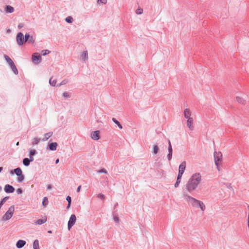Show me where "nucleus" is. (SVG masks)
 I'll use <instances>...</instances> for the list:
<instances>
[{
    "label": "nucleus",
    "instance_id": "nucleus-1",
    "mask_svg": "<svg viewBox=\"0 0 249 249\" xmlns=\"http://www.w3.org/2000/svg\"><path fill=\"white\" fill-rule=\"evenodd\" d=\"M201 180V176L199 173L193 174L186 184V189L189 192L195 190Z\"/></svg>",
    "mask_w": 249,
    "mask_h": 249
},
{
    "label": "nucleus",
    "instance_id": "nucleus-2",
    "mask_svg": "<svg viewBox=\"0 0 249 249\" xmlns=\"http://www.w3.org/2000/svg\"><path fill=\"white\" fill-rule=\"evenodd\" d=\"M186 168V162L183 161L179 166L178 173L177 179L176 182L175 184V187H178L181 181V179L183 174Z\"/></svg>",
    "mask_w": 249,
    "mask_h": 249
},
{
    "label": "nucleus",
    "instance_id": "nucleus-3",
    "mask_svg": "<svg viewBox=\"0 0 249 249\" xmlns=\"http://www.w3.org/2000/svg\"><path fill=\"white\" fill-rule=\"evenodd\" d=\"M185 199L188 203L191 204L193 207L197 208L199 205L200 201L197 200L189 196L184 195Z\"/></svg>",
    "mask_w": 249,
    "mask_h": 249
},
{
    "label": "nucleus",
    "instance_id": "nucleus-4",
    "mask_svg": "<svg viewBox=\"0 0 249 249\" xmlns=\"http://www.w3.org/2000/svg\"><path fill=\"white\" fill-rule=\"evenodd\" d=\"M248 95L244 93L239 94L236 97V101L238 103L242 105H245L247 103Z\"/></svg>",
    "mask_w": 249,
    "mask_h": 249
},
{
    "label": "nucleus",
    "instance_id": "nucleus-5",
    "mask_svg": "<svg viewBox=\"0 0 249 249\" xmlns=\"http://www.w3.org/2000/svg\"><path fill=\"white\" fill-rule=\"evenodd\" d=\"M14 211H15L14 206H11L9 208V209L8 210L7 212L5 213V214L3 216L2 220L3 221H5V220H8L10 219L12 217V216L14 213Z\"/></svg>",
    "mask_w": 249,
    "mask_h": 249
},
{
    "label": "nucleus",
    "instance_id": "nucleus-6",
    "mask_svg": "<svg viewBox=\"0 0 249 249\" xmlns=\"http://www.w3.org/2000/svg\"><path fill=\"white\" fill-rule=\"evenodd\" d=\"M222 157V154L220 152H216L214 153V162L216 165L218 167L219 162L221 161Z\"/></svg>",
    "mask_w": 249,
    "mask_h": 249
},
{
    "label": "nucleus",
    "instance_id": "nucleus-7",
    "mask_svg": "<svg viewBox=\"0 0 249 249\" xmlns=\"http://www.w3.org/2000/svg\"><path fill=\"white\" fill-rule=\"evenodd\" d=\"M32 59L34 63L38 64L41 62V57L38 53H35L33 54Z\"/></svg>",
    "mask_w": 249,
    "mask_h": 249
},
{
    "label": "nucleus",
    "instance_id": "nucleus-8",
    "mask_svg": "<svg viewBox=\"0 0 249 249\" xmlns=\"http://www.w3.org/2000/svg\"><path fill=\"white\" fill-rule=\"evenodd\" d=\"M76 221V217L74 214H71L68 221V228L70 230L75 224Z\"/></svg>",
    "mask_w": 249,
    "mask_h": 249
},
{
    "label": "nucleus",
    "instance_id": "nucleus-9",
    "mask_svg": "<svg viewBox=\"0 0 249 249\" xmlns=\"http://www.w3.org/2000/svg\"><path fill=\"white\" fill-rule=\"evenodd\" d=\"M17 41L19 45H21L23 44L25 41L24 39L23 35L21 33H18L17 36Z\"/></svg>",
    "mask_w": 249,
    "mask_h": 249
},
{
    "label": "nucleus",
    "instance_id": "nucleus-10",
    "mask_svg": "<svg viewBox=\"0 0 249 249\" xmlns=\"http://www.w3.org/2000/svg\"><path fill=\"white\" fill-rule=\"evenodd\" d=\"M187 126L189 128L190 130H193L194 128L193 125L194 119L193 118L187 119Z\"/></svg>",
    "mask_w": 249,
    "mask_h": 249
},
{
    "label": "nucleus",
    "instance_id": "nucleus-11",
    "mask_svg": "<svg viewBox=\"0 0 249 249\" xmlns=\"http://www.w3.org/2000/svg\"><path fill=\"white\" fill-rule=\"evenodd\" d=\"M99 134V131H95L91 133V137L93 140L97 141L100 139Z\"/></svg>",
    "mask_w": 249,
    "mask_h": 249
},
{
    "label": "nucleus",
    "instance_id": "nucleus-12",
    "mask_svg": "<svg viewBox=\"0 0 249 249\" xmlns=\"http://www.w3.org/2000/svg\"><path fill=\"white\" fill-rule=\"evenodd\" d=\"M15 190L14 188L11 185L7 184L4 187V191L7 193H13Z\"/></svg>",
    "mask_w": 249,
    "mask_h": 249
},
{
    "label": "nucleus",
    "instance_id": "nucleus-13",
    "mask_svg": "<svg viewBox=\"0 0 249 249\" xmlns=\"http://www.w3.org/2000/svg\"><path fill=\"white\" fill-rule=\"evenodd\" d=\"M184 116L185 118L187 119L188 118H192L191 117V112L189 109L186 108L184 110Z\"/></svg>",
    "mask_w": 249,
    "mask_h": 249
},
{
    "label": "nucleus",
    "instance_id": "nucleus-14",
    "mask_svg": "<svg viewBox=\"0 0 249 249\" xmlns=\"http://www.w3.org/2000/svg\"><path fill=\"white\" fill-rule=\"evenodd\" d=\"M47 220L46 216H44L42 219H38L35 222V224L36 225H41L45 223Z\"/></svg>",
    "mask_w": 249,
    "mask_h": 249
},
{
    "label": "nucleus",
    "instance_id": "nucleus-15",
    "mask_svg": "<svg viewBox=\"0 0 249 249\" xmlns=\"http://www.w3.org/2000/svg\"><path fill=\"white\" fill-rule=\"evenodd\" d=\"M25 241L19 240L17 242L16 246L18 248H21L25 245Z\"/></svg>",
    "mask_w": 249,
    "mask_h": 249
},
{
    "label": "nucleus",
    "instance_id": "nucleus-16",
    "mask_svg": "<svg viewBox=\"0 0 249 249\" xmlns=\"http://www.w3.org/2000/svg\"><path fill=\"white\" fill-rule=\"evenodd\" d=\"M31 160H29L28 158H25L23 160V163L25 166H28L30 164V162L31 161L33 160V158L30 157Z\"/></svg>",
    "mask_w": 249,
    "mask_h": 249
},
{
    "label": "nucleus",
    "instance_id": "nucleus-17",
    "mask_svg": "<svg viewBox=\"0 0 249 249\" xmlns=\"http://www.w3.org/2000/svg\"><path fill=\"white\" fill-rule=\"evenodd\" d=\"M88 58V55L87 51H84L81 55V59L83 60H87Z\"/></svg>",
    "mask_w": 249,
    "mask_h": 249
},
{
    "label": "nucleus",
    "instance_id": "nucleus-18",
    "mask_svg": "<svg viewBox=\"0 0 249 249\" xmlns=\"http://www.w3.org/2000/svg\"><path fill=\"white\" fill-rule=\"evenodd\" d=\"M57 146V144L56 142H53L49 144V148L51 150H55L56 149V147Z\"/></svg>",
    "mask_w": 249,
    "mask_h": 249
},
{
    "label": "nucleus",
    "instance_id": "nucleus-19",
    "mask_svg": "<svg viewBox=\"0 0 249 249\" xmlns=\"http://www.w3.org/2000/svg\"><path fill=\"white\" fill-rule=\"evenodd\" d=\"M4 58L10 66L14 64L12 60L7 55H4Z\"/></svg>",
    "mask_w": 249,
    "mask_h": 249
},
{
    "label": "nucleus",
    "instance_id": "nucleus-20",
    "mask_svg": "<svg viewBox=\"0 0 249 249\" xmlns=\"http://www.w3.org/2000/svg\"><path fill=\"white\" fill-rule=\"evenodd\" d=\"M5 10L7 13H12L14 12V9L11 6L8 5L6 7Z\"/></svg>",
    "mask_w": 249,
    "mask_h": 249
},
{
    "label": "nucleus",
    "instance_id": "nucleus-21",
    "mask_svg": "<svg viewBox=\"0 0 249 249\" xmlns=\"http://www.w3.org/2000/svg\"><path fill=\"white\" fill-rule=\"evenodd\" d=\"M34 249H40L39 247V242L37 240H35L33 243Z\"/></svg>",
    "mask_w": 249,
    "mask_h": 249
},
{
    "label": "nucleus",
    "instance_id": "nucleus-22",
    "mask_svg": "<svg viewBox=\"0 0 249 249\" xmlns=\"http://www.w3.org/2000/svg\"><path fill=\"white\" fill-rule=\"evenodd\" d=\"M14 172L17 176H20L22 174V171L20 168H17L14 170Z\"/></svg>",
    "mask_w": 249,
    "mask_h": 249
},
{
    "label": "nucleus",
    "instance_id": "nucleus-23",
    "mask_svg": "<svg viewBox=\"0 0 249 249\" xmlns=\"http://www.w3.org/2000/svg\"><path fill=\"white\" fill-rule=\"evenodd\" d=\"M10 67L15 74H17L18 73V71L15 64H13L12 65H11Z\"/></svg>",
    "mask_w": 249,
    "mask_h": 249
},
{
    "label": "nucleus",
    "instance_id": "nucleus-24",
    "mask_svg": "<svg viewBox=\"0 0 249 249\" xmlns=\"http://www.w3.org/2000/svg\"><path fill=\"white\" fill-rule=\"evenodd\" d=\"M50 84L52 85L53 86H55L56 84V80L55 79L53 78V77H51L49 81Z\"/></svg>",
    "mask_w": 249,
    "mask_h": 249
},
{
    "label": "nucleus",
    "instance_id": "nucleus-25",
    "mask_svg": "<svg viewBox=\"0 0 249 249\" xmlns=\"http://www.w3.org/2000/svg\"><path fill=\"white\" fill-rule=\"evenodd\" d=\"M198 207H199L202 211H204L206 209L205 204L201 201L200 202Z\"/></svg>",
    "mask_w": 249,
    "mask_h": 249
},
{
    "label": "nucleus",
    "instance_id": "nucleus-26",
    "mask_svg": "<svg viewBox=\"0 0 249 249\" xmlns=\"http://www.w3.org/2000/svg\"><path fill=\"white\" fill-rule=\"evenodd\" d=\"M40 139L38 138H35L33 139L32 144L33 145L37 144L40 142Z\"/></svg>",
    "mask_w": 249,
    "mask_h": 249
},
{
    "label": "nucleus",
    "instance_id": "nucleus-27",
    "mask_svg": "<svg viewBox=\"0 0 249 249\" xmlns=\"http://www.w3.org/2000/svg\"><path fill=\"white\" fill-rule=\"evenodd\" d=\"M52 135V132H49L45 134V137L43 140H47Z\"/></svg>",
    "mask_w": 249,
    "mask_h": 249
},
{
    "label": "nucleus",
    "instance_id": "nucleus-28",
    "mask_svg": "<svg viewBox=\"0 0 249 249\" xmlns=\"http://www.w3.org/2000/svg\"><path fill=\"white\" fill-rule=\"evenodd\" d=\"M48 203V200L46 197H44L42 201V205L44 206H46Z\"/></svg>",
    "mask_w": 249,
    "mask_h": 249
},
{
    "label": "nucleus",
    "instance_id": "nucleus-29",
    "mask_svg": "<svg viewBox=\"0 0 249 249\" xmlns=\"http://www.w3.org/2000/svg\"><path fill=\"white\" fill-rule=\"evenodd\" d=\"M112 121L114 122V123H115L118 126V127L120 129L122 128V125L120 124V123L117 120H116L115 118H113Z\"/></svg>",
    "mask_w": 249,
    "mask_h": 249
},
{
    "label": "nucleus",
    "instance_id": "nucleus-30",
    "mask_svg": "<svg viewBox=\"0 0 249 249\" xmlns=\"http://www.w3.org/2000/svg\"><path fill=\"white\" fill-rule=\"evenodd\" d=\"M18 176V181L19 182H22L24 179V176L21 174V175Z\"/></svg>",
    "mask_w": 249,
    "mask_h": 249
},
{
    "label": "nucleus",
    "instance_id": "nucleus-31",
    "mask_svg": "<svg viewBox=\"0 0 249 249\" xmlns=\"http://www.w3.org/2000/svg\"><path fill=\"white\" fill-rule=\"evenodd\" d=\"M72 18L71 17H68L66 18V22H67L68 23H71L72 21Z\"/></svg>",
    "mask_w": 249,
    "mask_h": 249
},
{
    "label": "nucleus",
    "instance_id": "nucleus-32",
    "mask_svg": "<svg viewBox=\"0 0 249 249\" xmlns=\"http://www.w3.org/2000/svg\"><path fill=\"white\" fill-rule=\"evenodd\" d=\"M158 150H159V148L157 146V145H155L154 147H153V152L154 154H157L158 152Z\"/></svg>",
    "mask_w": 249,
    "mask_h": 249
},
{
    "label": "nucleus",
    "instance_id": "nucleus-33",
    "mask_svg": "<svg viewBox=\"0 0 249 249\" xmlns=\"http://www.w3.org/2000/svg\"><path fill=\"white\" fill-rule=\"evenodd\" d=\"M42 53H43V55H45L47 54H49L50 53V52L48 50H45L42 51Z\"/></svg>",
    "mask_w": 249,
    "mask_h": 249
},
{
    "label": "nucleus",
    "instance_id": "nucleus-34",
    "mask_svg": "<svg viewBox=\"0 0 249 249\" xmlns=\"http://www.w3.org/2000/svg\"><path fill=\"white\" fill-rule=\"evenodd\" d=\"M98 3L106 4L107 2V0H98Z\"/></svg>",
    "mask_w": 249,
    "mask_h": 249
},
{
    "label": "nucleus",
    "instance_id": "nucleus-35",
    "mask_svg": "<svg viewBox=\"0 0 249 249\" xmlns=\"http://www.w3.org/2000/svg\"><path fill=\"white\" fill-rule=\"evenodd\" d=\"M142 13V9L139 8L136 10V13L137 14H141Z\"/></svg>",
    "mask_w": 249,
    "mask_h": 249
},
{
    "label": "nucleus",
    "instance_id": "nucleus-36",
    "mask_svg": "<svg viewBox=\"0 0 249 249\" xmlns=\"http://www.w3.org/2000/svg\"><path fill=\"white\" fill-rule=\"evenodd\" d=\"M30 37V35L28 34H26L25 36V42L27 41Z\"/></svg>",
    "mask_w": 249,
    "mask_h": 249
},
{
    "label": "nucleus",
    "instance_id": "nucleus-37",
    "mask_svg": "<svg viewBox=\"0 0 249 249\" xmlns=\"http://www.w3.org/2000/svg\"><path fill=\"white\" fill-rule=\"evenodd\" d=\"M98 173H107V172L106 171V169H102L101 170H100L99 171H98Z\"/></svg>",
    "mask_w": 249,
    "mask_h": 249
},
{
    "label": "nucleus",
    "instance_id": "nucleus-38",
    "mask_svg": "<svg viewBox=\"0 0 249 249\" xmlns=\"http://www.w3.org/2000/svg\"><path fill=\"white\" fill-rule=\"evenodd\" d=\"M36 151L34 150H32L30 151V157L32 156H34L35 154Z\"/></svg>",
    "mask_w": 249,
    "mask_h": 249
},
{
    "label": "nucleus",
    "instance_id": "nucleus-39",
    "mask_svg": "<svg viewBox=\"0 0 249 249\" xmlns=\"http://www.w3.org/2000/svg\"><path fill=\"white\" fill-rule=\"evenodd\" d=\"M168 151H169V153H172V148L171 144H170V145H169Z\"/></svg>",
    "mask_w": 249,
    "mask_h": 249
},
{
    "label": "nucleus",
    "instance_id": "nucleus-40",
    "mask_svg": "<svg viewBox=\"0 0 249 249\" xmlns=\"http://www.w3.org/2000/svg\"><path fill=\"white\" fill-rule=\"evenodd\" d=\"M66 200L68 203H71V197L70 196H67L66 197Z\"/></svg>",
    "mask_w": 249,
    "mask_h": 249
},
{
    "label": "nucleus",
    "instance_id": "nucleus-41",
    "mask_svg": "<svg viewBox=\"0 0 249 249\" xmlns=\"http://www.w3.org/2000/svg\"><path fill=\"white\" fill-rule=\"evenodd\" d=\"M17 192L18 194H20L22 193V190L20 189V188H18L17 190Z\"/></svg>",
    "mask_w": 249,
    "mask_h": 249
},
{
    "label": "nucleus",
    "instance_id": "nucleus-42",
    "mask_svg": "<svg viewBox=\"0 0 249 249\" xmlns=\"http://www.w3.org/2000/svg\"><path fill=\"white\" fill-rule=\"evenodd\" d=\"M98 197L102 199H104L105 197L104 196L103 194H99L98 195Z\"/></svg>",
    "mask_w": 249,
    "mask_h": 249
},
{
    "label": "nucleus",
    "instance_id": "nucleus-43",
    "mask_svg": "<svg viewBox=\"0 0 249 249\" xmlns=\"http://www.w3.org/2000/svg\"><path fill=\"white\" fill-rule=\"evenodd\" d=\"M248 211H249V213H248V227L249 228V206H248Z\"/></svg>",
    "mask_w": 249,
    "mask_h": 249
},
{
    "label": "nucleus",
    "instance_id": "nucleus-44",
    "mask_svg": "<svg viewBox=\"0 0 249 249\" xmlns=\"http://www.w3.org/2000/svg\"><path fill=\"white\" fill-rule=\"evenodd\" d=\"M172 153H169V154L167 156L169 160H170L172 159Z\"/></svg>",
    "mask_w": 249,
    "mask_h": 249
},
{
    "label": "nucleus",
    "instance_id": "nucleus-45",
    "mask_svg": "<svg viewBox=\"0 0 249 249\" xmlns=\"http://www.w3.org/2000/svg\"><path fill=\"white\" fill-rule=\"evenodd\" d=\"M81 185H79L77 188V192H80V190H81Z\"/></svg>",
    "mask_w": 249,
    "mask_h": 249
},
{
    "label": "nucleus",
    "instance_id": "nucleus-46",
    "mask_svg": "<svg viewBox=\"0 0 249 249\" xmlns=\"http://www.w3.org/2000/svg\"><path fill=\"white\" fill-rule=\"evenodd\" d=\"M63 96L65 97H67L69 96V94L67 92H65L63 93Z\"/></svg>",
    "mask_w": 249,
    "mask_h": 249
},
{
    "label": "nucleus",
    "instance_id": "nucleus-47",
    "mask_svg": "<svg viewBox=\"0 0 249 249\" xmlns=\"http://www.w3.org/2000/svg\"><path fill=\"white\" fill-rule=\"evenodd\" d=\"M4 199H5V198H3V199H2V200L0 202V205L1 206H2V204H3V202H4Z\"/></svg>",
    "mask_w": 249,
    "mask_h": 249
},
{
    "label": "nucleus",
    "instance_id": "nucleus-48",
    "mask_svg": "<svg viewBox=\"0 0 249 249\" xmlns=\"http://www.w3.org/2000/svg\"><path fill=\"white\" fill-rule=\"evenodd\" d=\"M23 27V24H19V25H18V27H19V28H22V27Z\"/></svg>",
    "mask_w": 249,
    "mask_h": 249
},
{
    "label": "nucleus",
    "instance_id": "nucleus-49",
    "mask_svg": "<svg viewBox=\"0 0 249 249\" xmlns=\"http://www.w3.org/2000/svg\"><path fill=\"white\" fill-rule=\"evenodd\" d=\"M51 188H52V187H51V185H48V186H47V189H51Z\"/></svg>",
    "mask_w": 249,
    "mask_h": 249
},
{
    "label": "nucleus",
    "instance_id": "nucleus-50",
    "mask_svg": "<svg viewBox=\"0 0 249 249\" xmlns=\"http://www.w3.org/2000/svg\"><path fill=\"white\" fill-rule=\"evenodd\" d=\"M70 206H71V203L69 202V203H68V206H67V208H69Z\"/></svg>",
    "mask_w": 249,
    "mask_h": 249
},
{
    "label": "nucleus",
    "instance_id": "nucleus-51",
    "mask_svg": "<svg viewBox=\"0 0 249 249\" xmlns=\"http://www.w3.org/2000/svg\"><path fill=\"white\" fill-rule=\"evenodd\" d=\"M114 220H115V221H117V222H118V218L117 217H114Z\"/></svg>",
    "mask_w": 249,
    "mask_h": 249
},
{
    "label": "nucleus",
    "instance_id": "nucleus-52",
    "mask_svg": "<svg viewBox=\"0 0 249 249\" xmlns=\"http://www.w3.org/2000/svg\"><path fill=\"white\" fill-rule=\"evenodd\" d=\"M59 159H57V160H56V161H55V163H56V164H57V163L59 162Z\"/></svg>",
    "mask_w": 249,
    "mask_h": 249
},
{
    "label": "nucleus",
    "instance_id": "nucleus-53",
    "mask_svg": "<svg viewBox=\"0 0 249 249\" xmlns=\"http://www.w3.org/2000/svg\"><path fill=\"white\" fill-rule=\"evenodd\" d=\"M48 232L49 233H52V231H48Z\"/></svg>",
    "mask_w": 249,
    "mask_h": 249
},
{
    "label": "nucleus",
    "instance_id": "nucleus-54",
    "mask_svg": "<svg viewBox=\"0 0 249 249\" xmlns=\"http://www.w3.org/2000/svg\"><path fill=\"white\" fill-rule=\"evenodd\" d=\"M168 142H169V145H170V144H171V142H170V141L169 140L168 141Z\"/></svg>",
    "mask_w": 249,
    "mask_h": 249
},
{
    "label": "nucleus",
    "instance_id": "nucleus-55",
    "mask_svg": "<svg viewBox=\"0 0 249 249\" xmlns=\"http://www.w3.org/2000/svg\"><path fill=\"white\" fill-rule=\"evenodd\" d=\"M18 144H19V142H18L17 143V145H18Z\"/></svg>",
    "mask_w": 249,
    "mask_h": 249
},
{
    "label": "nucleus",
    "instance_id": "nucleus-56",
    "mask_svg": "<svg viewBox=\"0 0 249 249\" xmlns=\"http://www.w3.org/2000/svg\"><path fill=\"white\" fill-rule=\"evenodd\" d=\"M1 189V188L0 187V190Z\"/></svg>",
    "mask_w": 249,
    "mask_h": 249
},
{
    "label": "nucleus",
    "instance_id": "nucleus-57",
    "mask_svg": "<svg viewBox=\"0 0 249 249\" xmlns=\"http://www.w3.org/2000/svg\"><path fill=\"white\" fill-rule=\"evenodd\" d=\"M1 206L0 205V209L1 208Z\"/></svg>",
    "mask_w": 249,
    "mask_h": 249
}]
</instances>
